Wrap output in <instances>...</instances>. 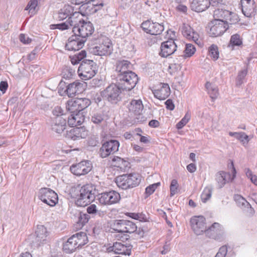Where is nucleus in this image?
Here are the masks:
<instances>
[{
    "mask_svg": "<svg viewBox=\"0 0 257 257\" xmlns=\"http://www.w3.org/2000/svg\"><path fill=\"white\" fill-rule=\"evenodd\" d=\"M79 194H77L76 204L80 207H85L95 199V190L94 187L90 184H86L81 187L77 190Z\"/></svg>",
    "mask_w": 257,
    "mask_h": 257,
    "instance_id": "f257e3e1",
    "label": "nucleus"
},
{
    "mask_svg": "<svg viewBox=\"0 0 257 257\" xmlns=\"http://www.w3.org/2000/svg\"><path fill=\"white\" fill-rule=\"evenodd\" d=\"M87 237L85 233L80 232L73 234L63 244V249L66 253H71L76 248L87 243Z\"/></svg>",
    "mask_w": 257,
    "mask_h": 257,
    "instance_id": "f03ea898",
    "label": "nucleus"
},
{
    "mask_svg": "<svg viewBox=\"0 0 257 257\" xmlns=\"http://www.w3.org/2000/svg\"><path fill=\"white\" fill-rule=\"evenodd\" d=\"M141 180V177L139 174L132 173L117 177L115 183L119 188L126 190L137 186Z\"/></svg>",
    "mask_w": 257,
    "mask_h": 257,
    "instance_id": "7ed1b4c3",
    "label": "nucleus"
},
{
    "mask_svg": "<svg viewBox=\"0 0 257 257\" xmlns=\"http://www.w3.org/2000/svg\"><path fill=\"white\" fill-rule=\"evenodd\" d=\"M97 71V65L93 60H84L82 61L78 68V73L80 77L86 80L92 78Z\"/></svg>",
    "mask_w": 257,
    "mask_h": 257,
    "instance_id": "20e7f679",
    "label": "nucleus"
},
{
    "mask_svg": "<svg viewBox=\"0 0 257 257\" xmlns=\"http://www.w3.org/2000/svg\"><path fill=\"white\" fill-rule=\"evenodd\" d=\"M82 16L80 13V16L77 17L80 19V22L77 23L76 26L73 27V32L81 39H86L93 33L94 27L91 22L84 21Z\"/></svg>",
    "mask_w": 257,
    "mask_h": 257,
    "instance_id": "39448f33",
    "label": "nucleus"
},
{
    "mask_svg": "<svg viewBox=\"0 0 257 257\" xmlns=\"http://www.w3.org/2000/svg\"><path fill=\"white\" fill-rule=\"evenodd\" d=\"M121 88L112 83L101 92V96L112 104H116L121 100Z\"/></svg>",
    "mask_w": 257,
    "mask_h": 257,
    "instance_id": "423d86ee",
    "label": "nucleus"
},
{
    "mask_svg": "<svg viewBox=\"0 0 257 257\" xmlns=\"http://www.w3.org/2000/svg\"><path fill=\"white\" fill-rule=\"evenodd\" d=\"M118 78L119 85L122 90L126 91H130L133 89L139 80L137 75L131 71L124 74H119Z\"/></svg>",
    "mask_w": 257,
    "mask_h": 257,
    "instance_id": "0eeeda50",
    "label": "nucleus"
},
{
    "mask_svg": "<svg viewBox=\"0 0 257 257\" xmlns=\"http://www.w3.org/2000/svg\"><path fill=\"white\" fill-rule=\"evenodd\" d=\"M99 43L92 49V53L95 55L106 56L111 54L113 49L110 40L107 37H101Z\"/></svg>",
    "mask_w": 257,
    "mask_h": 257,
    "instance_id": "6e6552de",
    "label": "nucleus"
},
{
    "mask_svg": "<svg viewBox=\"0 0 257 257\" xmlns=\"http://www.w3.org/2000/svg\"><path fill=\"white\" fill-rule=\"evenodd\" d=\"M213 17L214 20L223 21L229 25L235 24L239 21V18L235 13L220 9H217L214 11Z\"/></svg>",
    "mask_w": 257,
    "mask_h": 257,
    "instance_id": "1a4fd4ad",
    "label": "nucleus"
},
{
    "mask_svg": "<svg viewBox=\"0 0 257 257\" xmlns=\"http://www.w3.org/2000/svg\"><path fill=\"white\" fill-rule=\"evenodd\" d=\"M38 196L42 202L50 206H54L58 201L57 193L50 188H41Z\"/></svg>",
    "mask_w": 257,
    "mask_h": 257,
    "instance_id": "9d476101",
    "label": "nucleus"
},
{
    "mask_svg": "<svg viewBox=\"0 0 257 257\" xmlns=\"http://www.w3.org/2000/svg\"><path fill=\"white\" fill-rule=\"evenodd\" d=\"M229 25L223 21L213 20L209 24L210 30L209 34L210 36L217 37L222 35L229 28Z\"/></svg>",
    "mask_w": 257,
    "mask_h": 257,
    "instance_id": "9b49d317",
    "label": "nucleus"
},
{
    "mask_svg": "<svg viewBox=\"0 0 257 257\" xmlns=\"http://www.w3.org/2000/svg\"><path fill=\"white\" fill-rule=\"evenodd\" d=\"M119 143L116 140H111L104 143L99 149V154L101 158H105L118 150Z\"/></svg>",
    "mask_w": 257,
    "mask_h": 257,
    "instance_id": "f8f14e48",
    "label": "nucleus"
},
{
    "mask_svg": "<svg viewBox=\"0 0 257 257\" xmlns=\"http://www.w3.org/2000/svg\"><path fill=\"white\" fill-rule=\"evenodd\" d=\"M79 16H80V13L75 12V13H73L70 17H69L68 19L65 22L56 25H51L50 26L51 29H58L61 31L71 29L73 30V27H74V26H76L77 23L80 22V19H79V18H77Z\"/></svg>",
    "mask_w": 257,
    "mask_h": 257,
    "instance_id": "ddd939ff",
    "label": "nucleus"
},
{
    "mask_svg": "<svg viewBox=\"0 0 257 257\" xmlns=\"http://www.w3.org/2000/svg\"><path fill=\"white\" fill-rule=\"evenodd\" d=\"M191 228L197 235H201L206 229V219L203 216H195L190 219Z\"/></svg>",
    "mask_w": 257,
    "mask_h": 257,
    "instance_id": "4468645a",
    "label": "nucleus"
},
{
    "mask_svg": "<svg viewBox=\"0 0 257 257\" xmlns=\"http://www.w3.org/2000/svg\"><path fill=\"white\" fill-rule=\"evenodd\" d=\"M92 169V164L89 161H82L70 167L71 172L76 176L84 175Z\"/></svg>",
    "mask_w": 257,
    "mask_h": 257,
    "instance_id": "2eb2a0df",
    "label": "nucleus"
},
{
    "mask_svg": "<svg viewBox=\"0 0 257 257\" xmlns=\"http://www.w3.org/2000/svg\"><path fill=\"white\" fill-rule=\"evenodd\" d=\"M141 27L145 32L152 35H160L164 30V26L162 24L150 21L144 22Z\"/></svg>",
    "mask_w": 257,
    "mask_h": 257,
    "instance_id": "dca6fc26",
    "label": "nucleus"
},
{
    "mask_svg": "<svg viewBox=\"0 0 257 257\" xmlns=\"http://www.w3.org/2000/svg\"><path fill=\"white\" fill-rule=\"evenodd\" d=\"M154 96L159 100H165L170 94V88L168 83H160L152 90Z\"/></svg>",
    "mask_w": 257,
    "mask_h": 257,
    "instance_id": "f3484780",
    "label": "nucleus"
},
{
    "mask_svg": "<svg viewBox=\"0 0 257 257\" xmlns=\"http://www.w3.org/2000/svg\"><path fill=\"white\" fill-rule=\"evenodd\" d=\"M236 170L234 167L232 168V177L231 174L224 171H220L215 175V180L217 185L219 188H222L226 183L232 181L236 176Z\"/></svg>",
    "mask_w": 257,
    "mask_h": 257,
    "instance_id": "a211bd4d",
    "label": "nucleus"
},
{
    "mask_svg": "<svg viewBox=\"0 0 257 257\" xmlns=\"http://www.w3.org/2000/svg\"><path fill=\"white\" fill-rule=\"evenodd\" d=\"M86 39H81L77 35L71 36L66 43L65 48L69 51H77L84 46Z\"/></svg>",
    "mask_w": 257,
    "mask_h": 257,
    "instance_id": "6ab92c4d",
    "label": "nucleus"
},
{
    "mask_svg": "<svg viewBox=\"0 0 257 257\" xmlns=\"http://www.w3.org/2000/svg\"><path fill=\"white\" fill-rule=\"evenodd\" d=\"M177 45L174 40L170 39L166 42H164L161 45V51L159 53L160 55L162 57H167L173 54L176 51Z\"/></svg>",
    "mask_w": 257,
    "mask_h": 257,
    "instance_id": "aec40b11",
    "label": "nucleus"
},
{
    "mask_svg": "<svg viewBox=\"0 0 257 257\" xmlns=\"http://www.w3.org/2000/svg\"><path fill=\"white\" fill-rule=\"evenodd\" d=\"M241 10L243 15L248 18L255 15L256 6L254 0H241Z\"/></svg>",
    "mask_w": 257,
    "mask_h": 257,
    "instance_id": "412c9836",
    "label": "nucleus"
},
{
    "mask_svg": "<svg viewBox=\"0 0 257 257\" xmlns=\"http://www.w3.org/2000/svg\"><path fill=\"white\" fill-rule=\"evenodd\" d=\"M205 234L209 238L219 240L223 236V231L220 224L215 222L207 229H206Z\"/></svg>",
    "mask_w": 257,
    "mask_h": 257,
    "instance_id": "4be33fe9",
    "label": "nucleus"
},
{
    "mask_svg": "<svg viewBox=\"0 0 257 257\" xmlns=\"http://www.w3.org/2000/svg\"><path fill=\"white\" fill-rule=\"evenodd\" d=\"M84 84L75 81L69 84L65 91L69 97H72L76 94L81 93L84 90Z\"/></svg>",
    "mask_w": 257,
    "mask_h": 257,
    "instance_id": "5701e85b",
    "label": "nucleus"
},
{
    "mask_svg": "<svg viewBox=\"0 0 257 257\" xmlns=\"http://www.w3.org/2000/svg\"><path fill=\"white\" fill-rule=\"evenodd\" d=\"M181 30L183 35L187 39L192 40L198 44L199 36L197 32L193 30L190 25L183 24L181 27Z\"/></svg>",
    "mask_w": 257,
    "mask_h": 257,
    "instance_id": "b1692460",
    "label": "nucleus"
},
{
    "mask_svg": "<svg viewBox=\"0 0 257 257\" xmlns=\"http://www.w3.org/2000/svg\"><path fill=\"white\" fill-rule=\"evenodd\" d=\"M66 121L63 116H55L51 123L52 129L58 134H61L66 128Z\"/></svg>",
    "mask_w": 257,
    "mask_h": 257,
    "instance_id": "393cba45",
    "label": "nucleus"
},
{
    "mask_svg": "<svg viewBox=\"0 0 257 257\" xmlns=\"http://www.w3.org/2000/svg\"><path fill=\"white\" fill-rule=\"evenodd\" d=\"M36 237L34 241L37 246H40L47 239L48 232L47 228L43 225H38L35 231Z\"/></svg>",
    "mask_w": 257,
    "mask_h": 257,
    "instance_id": "a878e982",
    "label": "nucleus"
},
{
    "mask_svg": "<svg viewBox=\"0 0 257 257\" xmlns=\"http://www.w3.org/2000/svg\"><path fill=\"white\" fill-rule=\"evenodd\" d=\"M210 5V0H192L190 3L191 10L198 13L205 11Z\"/></svg>",
    "mask_w": 257,
    "mask_h": 257,
    "instance_id": "bb28decb",
    "label": "nucleus"
},
{
    "mask_svg": "<svg viewBox=\"0 0 257 257\" xmlns=\"http://www.w3.org/2000/svg\"><path fill=\"white\" fill-rule=\"evenodd\" d=\"M110 249L117 254L130 255L131 252V246L121 242H114Z\"/></svg>",
    "mask_w": 257,
    "mask_h": 257,
    "instance_id": "cd10ccee",
    "label": "nucleus"
},
{
    "mask_svg": "<svg viewBox=\"0 0 257 257\" xmlns=\"http://www.w3.org/2000/svg\"><path fill=\"white\" fill-rule=\"evenodd\" d=\"M84 120L82 112L72 113L68 117V124L71 127L81 125Z\"/></svg>",
    "mask_w": 257,
    "mask_h": 257,
    "instance_id": "c85d7f7f",
    "label": "nucleus"
},
{
    "mask_svg": "<svg viewBox=\"0 0 257 257\" xmlns=\"http://www.w3.org/2000/svg\"><path fill=\"white\" fill-rule=\"evenodd\" d=\"M87 135V132L83 128L76 127L71 129L68 133V137L73 140L85 138Z\"/></svg>",
    "mask_w": 257,
    "mask_h": 257,
    "instance_id": "c756f323",
    "label": "nucleus"
},
{
    "mask_svg": "<svg viewBox=\"0 0 257 257\" xmlns=\"http://www.w3.org/2000/svg\"><path fill=\"white\" fill-rule=\"evenodd\" d=\"M128 108L131 112L138 115L142 113L144 106L140 99L132 100L128 105Z\"/></svg>",
    "mask_w": 257,
    "mask_h": 257,
    "instance_id": "7c9ffc66",
    "label": "nucleus"
},
{
    "mask_svg": "<svg viewBox=\"0 0 257 257\" xmlns=\"http://www.w3.org/2000/svg\"><path fill=\"white\" fill-rule=\"evenodd\" d=\"M125 224L126 220H115L112 224V228L118 232L125 233Z\"/></svg>",
    "mask_w": 257,
    "mask_h": 257,
    "instance_id": "2f4dec72",
    "label": "nucleus"
},
{
    "mask_svg": "<svg viewBox=\"0 0 257 257\" xmlns=\"http://www.w3.org/2000/svg\"><path fill=\"white\" fill-rule=\"evenodd\" d=\"M131 65L130 62L126 60L119 61L116 63V71L120 74H124L128 72V69Z\"/></svg>",
    "mask_w": 257,
    "mask_h": 257,
    "instance_id": "473e14b6",
    "label": "nucleus"
},
{
    "mask_svg": "<svg viewBox=\"0 0 257 257\" xmlns=\"http://www.w3.org/2000/svg\"><path fill=\"white\" fill-rule=\"evenodd\" d=\"M234 200L237 204V206L242 208L246 206H249L250 210H251L252 214H253L254 213V210L251 207L249 203L241 195L238 194H236L234 196Z\"/></svg>",
    "mask_w": 257,
    "mask_h": 257,
    "instance_id": "72a5a7b5",
    "label": "nucleus"
},
{
    "mask_svg": "<svg viewBox=\"0 0 257 257\" xmlns=\"http://www.w3.org/2000/svg\"><path fill=\"white\" fill-rule=\"evenodd\" d=\"M80 9L85 15H87L94 14L97 11V9H95L89 1L83 4Z\"/></svg>",
    "mask_w": 257,
    "mask_h": 257,
    "instance_id": "f704fd0d",
    "label": "nucleus"
},
{
    "mask_svg": "<svg viewBox=\"0 0 257 257\" xmlns=\"http://www.w3.org/2000/svg\"><path fill=\"white\" fill-rule=\"evenodd\" d=\"M205 87L211 99L213 100L216 99L219 94L217 87L209 82L206 83Z\"/></svg>",
    "mask_w": 257,
    "mask_h": 257,
    "instance_id": "c9c22d12",
    "label": "nucleus"
},
{
    "mask_svg": "<svg viewBox=\"0 0 257 257\" xmlns=\"http://www.w3.org/2000/svg\"><path fill=\"white\" fill-rule=\"evenodd\" d=\"M242 44V40L240 36L238 34H235L231 36L228 47H231L232 50L234 46H240Z\"/></svg>",
    "mask_w": 257,
    "mask_h": 257,
    "instance_id": "e433bc0d",
    "label": "nucleus"
},
{
    "mask_svg": "<svg viewBox=\"0 0 257 257\" xmlns=\"http://www.w3.org/2000/svg\"><path fill=\"white\" fill-rule=\"evenodd\" d=\"M77 102L76 99H72L68 101L66 104V109L69 111L71 113H78V112H80L78 108V106L77 105Z\"/></svg>",
    "mask_w": 257,
    "mask_h": 257,
    "instance_id": "4c0bfd02",
    "label": "nucleus"
},
{
    "mask_svg": "<svg viewBox=\"0 0 257 257\" xmlns=\"http://www.w3.org/2000/svg\"><path fill=\"white\" fill-rule=\"evenodd\" d=\"M75 99L80 112L89 106L91 104L90 100L87 98H77Z\"/></svg>",
    "mask_w": 257,
    "mask_h": 257,
    "instance_id": "58836bf2",
    "label": "nucleus"
},
{
    "mask_svg": "<svg viewBox=\"0 0 257 257\" xmlns=\"http://www.w3.org/2000/svg\"><path fill=\"white\" fill-rule=\"evenodd\" d=\"M107 192L108 195V196L109 197V205L116 203L120 199V194L118 192L113 190Z\"/></svg>",
    "mask_w": 257,
    "mask_h": 257,
    "instance_id": "ea45409f",
    "label": "nucleus"
},
{
    "mask_svg": "<svg viewBox=\"0 0 257 257\" xmlns=\"http://www.w3.org/2000/svg\"><path fill=\"white\" fill-rule=\"evenodd\" d=\"M72 10L71 7L69 6L63 9H61L58 13V18L59 20H63L68 17H70L72 15L71 13Z\"/></svg>",
    "mask_w": 257,
    "mask_h": 257,
    "instance_id": "a19ab883",
    "label": "nucleus"
},
{
    "mask_svg": "<svg viewBox=\"0 0 257 257\" xmlns=\"http://www.w3.org/2000/svg\"><path fill=\"white\" fill-rule=\"evenodd\" d=\"M108 195L107 192L101 193L97 195L96 200L101 205H109Z\"/></svg>",
    "mask_w": 257,
    "mask_h": 257,
    "instance_id": "79ce46f5",
    "label": "nucleus"
},
{
    "mask_svg": "<svg viewBox=\"0 0 257 257\" xmlns=\"http://www.w3.org/2000/svg\"><path fill=\"white\" fill-rule=\"evenodd\" d=\"M128 216L136 220H138L142 222H146L148 220L147 215L143 212L141 213H129Z\"/></svg>",
    "mask_w": 257,
    "mask_h": 257,
    "instance_id": "37998d69",
    "label": "nucleus"
},
{
    "mask_svg": "<svg viewBox=\"0 0 257 257\" xmlns=\"http://www.w3.org/2000/svg\"><path fill=\"white\" fill-rule=\"evenodd\" d=\"M209 55L214 60H216L219 57L218 47L216 45L212 44L209 48Z\"/></svg>",
    "mask_w": 257,
    "mask_h": 257,
    "instance_id": "c03bdc74",
    "label": "nucleus"
},
{
    "mask_svg": "<svg viewBox=\"0 0 257 257\" xmlns=\"http://www.w3.org/2000/svg\"><path fill=\"white\" fill-rule=\"evenodd\" d=\"M104 119V116L102 112H96L91 116V121L95 124H100Z\"/></svg>",
    "mask_w": 257,
    "mask_h": 257,
    "instance_id": "a18cd8bd",
    "label": "nucleus"
},
{
    "mask_svg": "<svg viewBox=\"0 0 257 257\" xmlns=\"http://www.w3.org/2000/svg\"><path fill=\"white\" fill-rule=\"evenodd\" d=\"M211 195L212 189L208 187L205 188L201 195L202 201L205 203L211 198Z\"/></svg>",
    "mask_w": 257,
    "mask_h": 257,
    "instance_id": "49530a36",
    "label": "nucleus"
},
{
    "mask_svg": "<svg viewBox=\"0 0 257 257\" xmlns=\"http://www.w3.org/2000/svg\"><path fill=\"white\" fill-rule=\"evenodd\" d=\"M190 114L188 112L186 113L185 116L181 119V120L177 123L176 128L178 130L181 129L188 123L189 120L190 119Z\"/></svg>",
    "mask_w": 257,
    "mask_h": 257,
    "instance_id": "de8ad7c7",
    "label": "nucleus"
},
{
    "mask_svg": "<svg viewBox=\"0 0 257 257\" xmlns=\"http://www.w3.org/2000/svg\"><path fill=\"white\" fill-rule=\"evenodd\" d=\"M125 233H134L136 231L137 229V226L136 224L133 222L126 220V224H125Z\"/></svg>",
    "mask_w": 257,
    "mask_h": 257,
    "instance_id": "09e8293b",
    "label": "nucleus"
},
{
    "mask_svg": "<svg viewBox=\"0 0 257 257\" xmlns=\"http://www.w3.org/2000/svg\"><path fill=\"white\" fill-rule=\"evenodd\" d=\"M196 49L195 47L191 44H187L184 50V56L185 57H190L195 53Z\"/></svg>",
    "mask_w": 257,
    "mask_h": 257,
    "instance_id": "8fccbe9b",
    "label": "nucleus"
},
{
    "mask_svg": "<svg viewBox=\"0 0 257 257\" xmlns=\"http://www.w3.org/2000/svg\"><path fill=\"white\" fill-rule=\"evenodd\" d=\"M247 73V69L245 68L238 72L236 78L237 85H240L243 83V79L245 78Z\"/></svg>",
    "mask_w": 257,
    "mask_h": 257,
    "instance_id": "3c124183",
    "label": "nucleus"
},
{
    "mask_svg": "<svg viewBox=\"0 0 257 257\" xmlns=\"http://www.w3.org/2000/svg\"><path fill=\"white\" fill-rule=\"evenodd\" d=\"M90 219V216L86 213H80L77 223L83 226L88 222Z\"/></svg>",
    "mask_w": 257,
    "mask_h": 257,
    "instance_id": "603ef678",
    "label": "nucleus"
},
{
    "mask_svg": "<svg viewBox=\"0 0 257 257\" xmlns=\"http://www.w3.org/2000/svg\"><path fill=\"white\" fill-rule=\"evenodd\" d=\"M178 188V184L177 181L176 179L172 180L170 186V196L171 197L177 193Z\"/></svg>",
    "mask_w": 257,
    "mask_h": 257,
    "instance_id": "864d4df0",
    "label": "nucleus"
},
{
    "mask_svg": "<svg viewBox=\"0 0 257 257\" xmlns=\"http://www.w3.org/2000/svg\"><path fill=\"white\" fill-rule=\"evenodd\" d=\"M160 185V183L158 182L150 185L146 188V193L148 195L152 194L157 188Z\"/></svg>",
    "mask_w": 257,
    "mask_h": 257,
    "instance_id": "5fc2aeb1",
    "label": "nucleus"
},
{
    "mask_svg": "<svg viewBox=\"0 0 257 257\" xmlns=\"http://www.w3.org/2000/svg\"><path fill=\"white\" fill-rule=\"evenodd\" d=\"M238 140L243 145H247L249 141V137L244 132H240Z\"/></svg>",
    "mask_w": 257,
    "mask_h": 257,
    "instance_id": "6e6d98bb",
    "label": "nucleus"
},
{
    "mask_svg": "<svg viewBox=\"0 0 257 257\" xmlns=\"http://www.w3.org/2000/svg\"><path fill=\"white\" fill-rule=\"evenodd\" d=\"M89 1L95 9H97V11L101 9L104 6V3L102 0H89Z\"/></svg>",
    "mask_w": 257,
    "mask_h": 257,
    "instance_id": "4d7b16f0",
    "label": "nucleus"
},
{
    "mask_svg": "<svg viewBox=\"0 0 257 257\" xmlns=\"http://www.w3.org/2000/svg\"><path fill=\"white\" fill-rule=\"evenodd\" d=\"M227 253V248L226 245L220 247L215 257H225Z\"/></svg>",
    "mask_w": 257,
    "mask_h": 257,
    "instance_id": "13d9d810",
    "label": "nucleus"
},
{
    "mask_svg": "<svg viewBox=\"0 0 257 257\" xmlns=\"http://www.w3.org/2000/svg\"><path fill=\"white\" fill-rule=\"evenodd\" d=\"M20 40L24 44H28L32 42V39L31 38L23 34H21L20 35Z\"/></svg>",
    "mask_w": 257,
    "mask_h": 257,
    "instance_id": "bf43d9fd",
    "label": "nucleus"
},
{
    "mask_svg": "<svg viewBox=\"0 0 257 257\" xmlns=\"http://www.w3.org/2000/svg\"><path fill=\"white\" fill-rule=\"evenodd\" d=\"M112 162L113 166L119 167L120 165L122 163L123 160L119 157H114L112 159Z\"/></svg>",
    "mask_w": 257,
    "mask_h": 257,
    "instance_id": "052dcab7",
    "label": "nucleus"
},
{
    "mask_svg": "<svg viewBox=\"0 0 257 257\" xmlns=\"http://www.w3.org/2000/svg\"><path fill=\"white\" fill-rule=\"evenodd\" d=\"M98 144V139L95 137H91L88 141V144L89 146L95 147Z\"/></svg>",
    "mask_w": 257,
    "mask_h": 257,
    "instance_id": "680f3d73",
    "label": "nucleus"
},
{
    "mask_svg": "<svg viewBox=\"0 0 257 257\" xmlns=\"http://www.w3.org/2000/svg\"><path fill=\"white\" fill-rule=\"evenodd\" d=\"M63 110L62 108L59 106H57L55 107L54 110H53V113L55 116H61L63 115Z\"/></svg>",
    "mask_w": 257,
    "mask_h": 257,
    "instance_id": "e2e57ef3",
    "label": "nucleus"
},
{
    "mask_svg": "<svg viewBox=\"0 0 257 257\" xmlns=\"http://www.w3.org/2000/svg\"><path fill=\"white\" fill-rule=\"evenodd\" d=\"M165 103L167 109L170 110H173L174 109L175 106L171 99H169L167 100Z\"/></svg>",
    "mask_w": 257,
    "mask_h": 257,
    "instance_id": "0e129e2a",
    "label": "nucleus"
},
{
    "mask_svg": "<svg viewBox=\"0 0 257 257\" xmlns=\"http://www.w3.org/2000/svg\"><path fill=\"white\" fill-rule=\"evenodd\" d=\"M74 55L78 58V61H81L86 56V53L85 51L82 50L81 52L75 54Z\"/></svg>",
    "mask_w": 257,
    "mask_h": 257,
    "instance_id": "69168bd1",
    "label": "nucleus"
},
{
    "mask_svg": "<svg viewBox=\"0 0 257 257\" xmlns=\"http://www.w3.org/2000/svg\"><path fill=\"white\" fill-rule=\"evenodd\" d=\"M87 213L89 214H93L96 212V206L94 204H92L87 208Z\"/></svg>",
    "mask_w": 257,
    "mask_h": 257,
    "instance_id": "338daca9",
    "label": "nucleus"
},
{
    "mask_svg": "<svg viewBox=\"0 0 257 257\" xmlns=\"http://www.w3.org/2000/svg\"><path fill=\"white\" fill-rule=\"evenodd\" d=\"M8 87V84L7 82L6 81H2L0 83V90L5 93Z\"/></svg>",
    "mask_w": 257,
    "mask_h": 257,
    "instance_id": "774afa93",
    "label": "nucleus"
}]
</instances>
